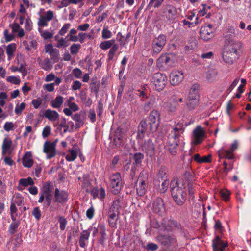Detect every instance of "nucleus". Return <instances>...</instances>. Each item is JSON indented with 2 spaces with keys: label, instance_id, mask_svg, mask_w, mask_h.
Masks as SVG:
<instances>
[{
  "label": "nucleus",
  "instance_id": "1",
  "mask_svg": "<svg viewBox=\"0 0 251 251\" xmlns=\"http://www.w3.org/2000/svg\"><path fill=\"white\" fill-rule=\"evenodd\" d=\"M170 186L171 195L174 201L178 205H182L186 201L187 196L184 181L174 179L171 181Z\"/></svg>",
  "mask_w": 251,
  "mask_h": 251
},
{
  "label": "nucleus",
  "instance_id": "2",
  "mask_svg": "<svg viewBox=\"0 0 251 251\" xmlns=\"http://www.w3.org/2000/svg\"><path fill=\"white\" fill-rule=\"evenodd\" d=\"M149 173L147 171L143 170L140 173L136 183V193L140 196H143L147 190L148 184Z\"/></svg>",
  "mask_w": 251,
  "mask_h": 251
},
{
  "label": "nucleus",
  "instance_id": "3",
  "mask_svg": "<svg viewBox=\"0 0 251 251\" xmlns=\"http://www.w3.org/2000/svg\"><path fill=\"white\" fill-rule=\"evenodd\" d=\"M109 179L112 193L114 195L118 194L123 187L120 173L116 172L110 175Z\"/></svg>",
  "mask_w": 251,
  "mask_h": 251
},
{
  "label": "nucleus",
  "instance_id": "4",
  "mask_svg": "<svg viewBox=\"0 0 251 251\" xmlns=\"http://www.w3.org/2000/svg\"><path fill=\"white\" fill-rule=\"evenodd\" d=\"M187 125L183 121L176 122L169 135L170 140L180 141V137L183 134Z\"/></svg>",
  "mask_w": 251,
  "mask_h": 251
},
{
  "label": "nucleus",
  "instance_id": "5",
  "mask_svg": "<svg viewBox=\"0 0 251 251\" xmlns=\"http://www.w3.org/2000/svg\"><path fill=\"white\" fill-rule=\"evenodd\" d=\"M151 82L154 89L160 92L165 88L167 82V77L165 74L156 73L152 75Z\"/></svg>",
  "mask_w": 251,
  "mask_h": 251
},
{
  "label": "nucleus",
  "instance_id": "6",
  "mask_svg": "<svg viewBox=\"0 0 251 251\" xmlns=\"http://www.w3.org/2000/svg\"><path fill=\"white\" fill-rule=\"evenodd\" d=\"M166 38L164 35H159L155 38L152 42L151 46L153 54H158L166 44Z\"/></svg>",
  "mask_w": 251,
  "mask_h": 251
},
{
  "label": "nucleus",
  "instance_id": "7",
  "mask_svg": "<svg viewBox=\"0 0 251 251\" xmlns=\"http://www.w3.org/2000/svg\"><path fill=\"white\" fill-rule=\"evenodd\" d=\"M150 130L151 132H155L159 126L160 121V114L156 110H153L149 116Z\"/></svg>",
  "mask_w": 251,
  "mask_h": 251
},
{
  "label": "nucleus",
  "instance_id": "8",
  "mask_svg": "<svg viewBox=\"0 0 251 251\" xmlns=\"http://www.w3.org/2000/svg\"><path fill=\"white\" fill-rule=\"evenodd\" d=\"M238 144L236 141H235L231 144L229 150H226L221 149L217 152V154L219 159L222 158H227L228 159H232L234 158L233 152L237 149Z\"/></svg>",
  "mask_w": 251,
  "mask_h": 251
},
{
  "label": "nucleus",
  "instance_id": "9",
  "mask_svg": "<svg viewBox=\"0 0 251 251\" xmlns=\"http://www.w3.org/2000/svg\"><path fill=\"white\" fill-rule=\"evenodd\" d=\"M201 38L204 41H208L212 39L214 36V28L211 24L205 25L202 26L200 30Z\"/></svg>",
  "mask_w": 251,
  "mask_h": 251
},
{
  "label": "nucleus",
  "instance_id": "10",
  "mask_svg": "<svg viewBox=\"0 0 251 251\" xmlns=\"http://www.w3.org/2000/svg\"><path fill=\"white\" fill-rule=\"evenodd\" d=\"M54 17V12L48 10L45 12L43 15H40L37 22V25L40 27H46L48 25V23L51 21Z\"/></svg>",
  "mask_w": 251,
  "mask_h": 251
},
{
  "label": "nucleus",
  "instance_id": "11",
  "mask_svg": "<svg viewBox=\"0 0 251 251\" xmlns=\"http://www.w3.org/2000/svg\"><path fill=\"white\" fill-rule=\"evenodd\" d=\"M53 188V185L52 182L48 181L44 183L40 193L38 202L42 203L44 201L45 196L52 195Z\"/></svg>",
  "mask_w": 251,
  "mask_h": 251
},
{
  "label": "nucleus",
  "instance_id": "12",
  "mask_svg": "<svg viewBox=\"0 0 251 251\" xmlns=\"http://www.w3.org/2000/svg\"><path fill=\"white\" fill-rule=\"evenodd\" d=\"M162 10L164 16L168 21L175 19L177 13V9L174 6L167 4L163 7Z\"/></svg>",
  "mask_w": 251,
  "mask_h": 251
},
{
  "label": "nucleus",
  "instance_id": "13",
  "mask_svg": "<svg viewBox=\"0 0 251 251\" xmlns=\"http://www.w3.org/2000/svg\"><path fill=\"white\" fill-rule=\"evenodd\" d=\"M152 211L160 216H163L166 212V209L162 199L157 198L152 203Z\"/></svg>",
  "mask_w": 251,
  "mask_h": 251
},
{
  "label": "nucleus",
  "instance_id": "14",
  "mask_svg": "<svg viewBox=\"0 0 251 251\" xmlns=\"http://www.w3.org/2000/svg\"><path fill=\"white\" fill-rule=\"evenodd\" d=\"M43 152L47 154L48 159H51L56 155L55 143L46 141L44 144Z\"/></svg>",
  "mask_w": 251,
  "mask_h": 251
},
{
  "label": "nucleus",
  "instance_id": "15",
  "mask_svg": "<svg viewBox=\"0 0 251 251\" xmlns=\"http://www.w3.org/2000/svg\"><path fill=\"white\" fill-rule=\"evenodd\" d=\"M205 132L202 128L200 126H197L193 131V142L195 145L201 143L204 140Z\"/></svg>",
  "mask_w": 251,
  "mask_h": 251
},
{
  "label": "nucleus",
  "instance_id": "16",
  "mask_svg": "<svg viewBox=\"0 0 251 251\" xmlns=\"http://www.w3.org/2000/svg\"><path fill=\"white\" fill-rule=\"evenodd\" d=\"M241 47V43L237 41H235L232 39H228L227 36H226L225 44L224 47H228L229 50L228 51L231 53H234L236 55H238V50Z\"/></svg>",
  "mask_w": 251,
  "mask_h": 251
},
{
  "label": "nucleus",
  "instance_id": "17",
  "mask_svg": "<svg viewBox=\"0 0 251 251\" xmlns=\"http://www.w3.org/2000/svg\"><path fill=\"white\" fill-rule=\"evenodd\" d=\"M46 53H48L50 56V59L53 63L57 62L59 60V52L58 50L53 47L51 44H48L45 47Z\"/></svg>",
  "mask_w": 251,
  "mask_h": 251
},
{
  "label": "nucleus",
  "instance_id": "18",
  "mask_svg": "<svg viewBox=\"0 0 251 251\" xmlns=\"http://www.w3.org/2000/svg\"><path fill=\"white\" fill-rule=\"evenodd\" d=\"M228 47H224L222 52V58L224 61L228 64H232L237 58V55L231 53Z\"/></svg>",
  "mask_w": 251,
  "mask_h": 251
},
{
  "label": "nucleus",
  "instance_id": "19",
  "mask_svg": "<svg viewBox=\"0 0 251 251\" xmlns=\"http://www.w3.org/2000/svg\"><path fill=\"white\" fill-rule=\"evenodd\" d=\"M170 83L172 85L179 84L184 78V74L182 71H173L170 75Z\"/></svg>",
  "mask_w": 251,
  "mask_h": 251
},
{
  "label": "nucleus",
  "instance_id": "20",
  "mask_svg": "<svg viewBox=\"0 0 251 251\" xmlns=\"http://www.w3.org/2000/svg\"><path fill=\"white\" fill-rule=\"evenodd\" d=\"M157 240L165 246H169L175 244L176 240L173 235H163L160 234L157 236Z\"/></svg>",
  "mask_w": 251,
  "mask_h": 251
},
{
  "label": "nucleus",
  "instance_id": "21",
  "mask_svg": "<svg viewBox=\"0 0 251 251\" xmlns=\"http://www.w3.org/2000/svg\"><path fill=\"white\" fill-rule=\"evenodd\" d=\"M142 150L150 157H152L155 153V148L151 140L145 141L142 147Z\"/></svg>",
  "mask_w": 251,
  "mask_h": 251
},
{
  "label": "nucleus",
  "instance_id": "22",
  "mask_svg": "<svg viewBox=\"0 0 251 251\" xmlns=\"http://www.w3.org/2000/svg\"><path fill=\"white\" fill-rule=\"evenodd\" d=\"M172 63V59L169 54H162L157 60V65L159 67L170 66Z\"/></svg>",
  "mask_w": 251,
  "mask_h": 251
},
{
  "label": "nucleus",
  "instance_id": "23",
  "mask_svg": "<svg viewBox=\"0 0 251 251\" xmlns=\"http://www.w3.org/2000/svg\"><path fill=\"white\" fill-rule=\"evenodd\" d=\"M68 198L67 193L63 190L60 191L59 189L56 188L54 193V202L64 203Z\"/></svg>",
  "mask_w": 251,
  "mask_h": 251
},
{
  "label": "nucleus",
  "instance_id": "24",
  "mask_svg": "<svg viewBox=\"0 0 251 251\" xmlns=\"http://www.w3.org/2000/svg\"><path fill=\"white\" fill-rule=\"evenodd\" d=\"M227 245V244L224 243L219 236H216L213 240V251H223Z\"/></svg>",
  "mask_w": 251,
  "mask_h": 251
},
{
  "label": "nucleus",
  "instance_id": "25",
  "mask_svg": "<svg viewBox=\"0 0 251 251\" xmlns=\"http://www.w3.org/2000/svg\"><path fill=\"white\" fill-rule=\"evenodd\" d=\"M199 104V97L189 96L186 101V105L189 110L195 109Z\"/></svg>",
  "mask_w": 251,
  "mask_h": 251
},
{
  "label": "nucleus",
  "instance_id": "26",
  "mask_svg": "<svg viewBox=\"0 0 251 251\" xmlns=\"http://www.w3.org/2000/svg\"><path fill=\"white\" fill-rule=\"evenodd\" d=\"M90 234V229L84 230L81 232L79 239V246L83 248H85L86 245V241L89 239Z\"/></svg>",
  "mask_w": 251,
  "mask_h": 251
},
{
  "label": "nucleus",
  "instance_id": "27",
  "mask_svg": "<svg viewBox=\"0 0 251 251\" xmlns=\"http://www.w3.org/2000/svg\"><path fill=\"white\" fill-rule=\"evenodd\" d=\"M91 194L94 199L98 198L101 201H103L105 197V191L102 187L100 189L93 188L91 190Z\"/></svg>",
  "mask_w": 251,
  "mask_h": 251
},
{
  "label": "nucleus",
  "instance_id": "28",
  "mask_svg": "<svg viewBox=\"0 0 251 251\" xmlns=\"http://www.w3.org/2000/svg\"><path fill=\"white\" fill-rule=\"evenodd\" d=\"M194 159V160L198 163H210L212 161V156L210 154L206 156H201L199 154H195L192 157L191 159V161L192 160Z\"/></svg>",
  "mask_w": 251,
  "mask_h": 251
},
{
  "label": "nucleus",
  "instance_id": "29",
  "mask_svg": "<svg viewBox=\"0 0 251 251\" xmlns=\"http://www.w3.org/2000/svg\"><path fill=\"white\" fill-rule=\"evenodd\" d=\"M23 165L25 167L30 168L33 164V160L30 152H26L22 158Z\"/></svg>",
  "mask_w": 251,
  "mask_h": 251
},
{
  "label": "nucleus",
  "instance_id": "30",
  "mask_svg": "<svg viewBox=\"0 0 251 251\" xmlns=\"http://www.w3.org/2000/svg\"><path fill=\"white\" fill-rule=\"evenodd\" d=\"M44 116L50 121H55L59 117V114L54 110L47 109L44 114Z\"/></svg>",
  "mask_w": 251,
  "mask_h": 251
},
{
  "label": "nucleus",
  "instance_id": "31",
  "mask_svg": "<svg viewBox=\"0 0 251 251\" xmlns=\"http://www.w3.org/2000/svg\"><path fill=\"white\" fill-rule=\"evenodd\" d=\"M16 48L17 45L15 43L9 44L6 47V53L8 60H11L14 57Z\"/></svg>",
  "mask_w": 251,
  "mask_h": 251
},
{
  "label": "nucleus",
  "instance_id": "32",
  "mask_svg": "<svg viewBox=\"0 0 251 251\" xmlns=\"http://www.w3.org/2000/svg\"><path fill=\"white\" fill-rule=\"evenodd\" d=\"M179 143V141L170 140L169 139L168 146L169 151L171 154L175 155L176 154L178 149V146Z\"/></svg>",
  "mask_w": 251,
  "mask_h": 251
},
{
  "label": "nucleus",
  "instance_id": "33",
  "mask_svg": "<svg viewBox=\"0 0 251 251\" xmlns=\"http://www.w3.org/2000/svg\"><path fill=\"white\" fill-rule=\"evenodd\" d=\"M66 38L60 37L59 35H55L54 37V39L56 41L55 47L59 49L67 47L69 45V43L68 40H66Z\"/></svg>",
  "mask_w": 251,
  "mask_h": 251
},
{
  "label": "nucleus",
  "instance_id": "34",
  "mask_svg": "<svg viewBox=\"0 0 251 251\" xmlns=\"http://www.w3.org/2000/svg\"><path fill=\"white\" fill-rule=\"evenodd\" d=\"M119 212H108V221L109 226L111 227L116 226Z\"/></svg>",
  "mask_w": 251,
  "mask_h": 251
},
{
  "label": "nucleus",
  "instance_id": "35",
  "mask_svg": "<svg viewBox=\"0 0 251 251\" xmlns=\"http://www.w3.org/2000/svg\"><path fill=\"white\" fill-rule=\"evenodd\" d=\"M64 98L60 95H57L56 97L50 102V105L53 108H59L62 105Z\"/></svg>",
  "mask_w": 251,
  "mask_h": 251
},
{
  "label": "nucleus",
  "instance_id": "36",
  "mask_svg": "<svg viewBox=\"0 0 251 251\" xmlns=\"http://www.w3.org/2000/svg\"><path fill=\"white\" fill-rule=\"evenodd\" d=\"M72 119L75 122L76 127L79 128L84 124L83 115L82 113H78L74 114L72 117Z\"/></svg>",
  "mask_w": 251,
  "mask_h": 251
},
{
  "label": "nucleus",
  "instance_id": "37",
  "mask_svg": "<svg viewBox=\"0 0 251 251\" xmlns=\"http://www.w3.org/2000/svg\"><path fill=\"white\" fill-rule=\"evenodd\" d=\"M165 0H150L147 6L148 9H151L152 8H158L160 7Z\"/></svg>",
  "mask_w": 251,
  "mask_h": 251
},
{
  "label": "nucleus",
  "instance_id": "38",
  "mask_svg": "<svg viewBox=\"0 0 251 251\" xmlns=\"http://www.w3.org/2000/svg\"><path fill=\"white\" fill-rule=\"evenodd\" d=\"M144 157V154L140 152L135 153L133 155V164L137 167H140L141 165L142 160Z\"/></svg>",
  "mask_w": 251,
  "mask_h": 251
},
{
  "label": "nucleus",
  "instance_id": "39",
  "mask_svg": "<svg viewBox=\"0 0 251 251\" xmlns=\"http://www.w3.org/2000/svg\"><path fill=\"white\" fill-rule=\"evenodd\" d=\"M12 144V140L8 138H5L2 145V154L5 155L7 153Z\"/></svg>",
  "mask_w": 251,
  "mask_h": 251
},
{
  "label": "nucleus",
  "instance_id": "40",
  "mask_svg": "<svg viewBox=\"0 0 251 251\" xmlns=\"http://www.w3.org/2000/svg\"><path fill=\"white\" fill-rule=\"evenodd\" d=\"M19 184L25 187L28 186H33L34 184V181L31 177H28L27 178L20 179L19 181Z\"/></svg>",
  "mask_w": 251,
  "mask_h": 251
},
{
  "label": "nucleus",
  "instance_id": "41",
  "mask_svg": "<svg viewBox=\"0 0 251 251\" xmlns=\"http://www.w3.org/2000/svg\"><path fill=\"white\" fill-rule=\"evenodd\" d=\"M218 75V72L213 69H210L206 73V79L209 81H213Z\"/></svg>",
  "mask_w": 251,
  "mask_h": 251
},
{
  "label": "nucleus",
  "instance_id": "42",
  "mask_svg": "<svg viewBox=\"0 0 251 251\" xmlns=\"http://www.w3.org/2000/svg\"><path fill=\"white\" fill-rule=\"evenodd\" d=\"M114 44H115V40L111 39L102 42L99 46L102 50H106L108 49L111 48Z\"/></svg>",
  "mask_w": 251,
  "mask_h": 251
},
{
  "label": "nucleus",
  "instance_id": "43",
  "mask_svg": "<svg viewBox=\"0 0 251 251\" xmlns=\"http://www.w3.org/2000/svg\"><path fill=\"white\" fill-rule=\"evenodd\" d=\"M187 169L188 170L184 172L183 176L186 181H191L193 179V173L190 164L187 165Z\"/></svg>",
  "mask_w": 251,
  "mask_h": 251
},
{
  "label": "nucleus",
  "instance_id": "44",
  "mask_svg": "<svg viewBox=\"0 0 251 251\" xmlns=\"http://www.w3.org/2000/svg\"><path fill=\"white\" fill-rule=\"evenodd\" d=\"M69 153L66 155V159L68 161H74L77 156V152L76 150H75L74 149H69Z\"/></svg>",
  "mask_w": 251,
  "mask_h": 251
},
{
  "label": "nucleus",
  "instance_id": "45",
  "mask_svg": "<svg viewBox=\"0 0 251 251\" xmlns=\"http://www.w3.org/2000/svg\"><path fill=\"white\" fill-rule=\"evenodd\" d=\"M157 103V99L155 96H151L149 99V101L145 104V108L146 109H151L155 106Z\"/></svg>",
  "mask_w": 251,
  "mask_h": 251
},
{
  "label": "nucleus",
  "instance_id": "46",
  "mask_svg": "<svg viewBox=\"0 0 251 251\" xmlns=\"http://www.w3.org/2000/svg\"><path fill=\"white\" fill-rule=\"evenodd\" d=\"M118 49V45L116 44H114L110 48L107 54L108 61H112L114 59V55Z\"/></svg>",
  "mask_w": 251,
  "mask_h": 251
},
{
  "label": "nucleus",
  "instance_id": "47",
  "mask_svg": "<svg viewBox=\"0 0 251 251\" xmlns=\"http://www.w3.org/2000/svg\"><path fill=\"white\" fill-rule=\"evenodd\" d=\"M40 65L45 70H50L52 68V63L49 58H46L40 64Z\"/></svg>",
  "mask_w": 251,
  "mask_h": 251
},
{
  "label": "nucleus",
  "instance_id": "48",
  "mask_svg": "<svg viewBox=\"0 0 251 251\" xmlns=\"http://www.w3.org/2000/svg\"><path fill=\"white\" fill-rule=\"evenodd\" d=\"M199 86L198 84H195L192 86L190 92L189 96H193L195 97H199Z\"/></svg>",
  "mask_w": 251,
  "mask_h": 251
},
{
  "label": "nucleus",
  "instance_id": "49",
  "mask_svg": "<svg viewBox=\"0 0 251 251\" xmlns=\"http://www.w3.org/2000/svg\"><path fill=\"white\" fill-rule=\"evenodd\" d=\"M39 32L42 37L45 40L50 39L52 38L53 36V33L48 30H44L39 28Z\"/></svg>",
  "mask_w": 251,
  "mask_h": 251
},
{
  "label": "nucleus",
  "instance_id": "50",
  "mask_svg": "<svg viewBox=\"0 0 251 251\" xmlns=\"http://www.w3.org/2000/svg\"><path fill=\"white\" fill-rule=\"evenodd\" d=\"M220 196L223 200L228 201L230 199V192L226 189L221 190L220 192Z\"/></svg>",
  "mask_w": 251,
  "mask_h": 251
},
{
  "label": "nucleus",
  "instance_id": "51",
  "mask_svg": "<svg viewBox=\"0 0 251 251\" xmlns=\"http://www.w3.org/2000/svg\"><path fill=\"white\" fill-rule=\"evenodd\" d=\"M12 221L13 222L10 224L9 229V232L12 234L16 232L17 229L20 225V221H16V219Z\"/></svg>",
  "mask_w": 251,
  "mask_h": 251
},
{
  "label": "nucleus",
  "instance_id": "52",
  "mask_svg": "<svg viewBox=\"0 0 251 251\" xmlns=\"http://www.w3.org/2000/svg\"><path fill=\"white\" fill-rule=\"evenodd\" d=\"M81 47V45L79 44H73L70 48L71 53L72 55L76 54L80 49Z\"/></svg>",
  "mask_w": 251,
  "mask_h": 251
},
{
  "label": "nucleus",
  "instance_id": "53",
  "mask_svg": "<svg viewBox=\"0 0 251 251\" xmlns=\"http://www.w3.org/2000/svg\"><path fill=\"white\" fill-rule=\"evenodd\" d=\"M162 182L161 185L159 187V191L161 193L165 192L168 188L169 184V181L167 179L162 180Z\"/></svg>",
  "mask_w": 251,
  "mask_h": 251
},
{
  "label": "nucleus",
  "instance_id": "54",
  "mask_svg": "<svg viewBox=\"0 0 251 251\" xmlns=\"http://www.w3.org/2000/svg\"><path fill=\"white\" fill-rule=\"evenodd\" d=\"M147 122L145 120H142L138 127V131L142 134L145 133L147 130Z\"/></svg>",
  "mask_w": 251,
  "mask_h": 251
},
{
  "label": "nucleus",
  "instance_id": "55",
  "mask_svg": "<svg viewBox=\"0 0 251 251\" xmlns=\"http://www.w3.org/2000/svg\"><path fill=\"white\" fill-rule=\"evenodd\" d=\"M119 201L115 200L113 202L108 212H119Z\"/></svg>",
  "mask_w": 251,
  "mask_h": 251
},
{
  "label": "nucleus",
  "instance_id": "56",
  "mask_svg": "<svg viewBox=\"0 0 251 251\" xmlns=\"http://www.w3.org/2000/svg\"><path fill=\"white\" fill-rule=\"evenodd\" d=\"M71 24L70 23H66L65 24L63 27L61 28V29L59 31L58 34L57 35H59V36H64L67 32L68 29L71 27Z\"/></svg>",
  "mask_w": 251,
  "mask_h": 251
},
{
  "label": "nucleus",
  "instance_id": "57",
  "mask_svg": "<svg viewBox=\"0 0 251 251\" xmlns=\"http://www.w3.org/2000/svg\"><path fill=\"white\" fill-rule=\"evenodd\" d=\"M189 198L191 200L194 198V193L195 191V186L192 183L189 182L188 183Z\"/></svg>",
  "mask_w": 251,
  "mask_h": 251
},
{
  "label": "nucleus",
  "instance_id": "58",
  "mask_svg": "<svg viewBox=\"0 0 251 251\" xmlns=\"http://www.w3.org/2000/svg\"><path fill=\"white\" fill-rule=\"evenodd\" d=\"M183 25L187 26L188 27H194L198 24V17H197L194 22H190L185 19L182 21Z\"/></svg>",
  "mask_w": 251,
  "mask_h": 251
},
{
  "label": "nucleus",
  "instance_id": "59",
  "mask_svg": "<svg viewBox=\"0 0 251 251\" xmlns=\"http://www.w3.org/2000/svg\"><path fill=\"white\" fill-rule=\"evenodd\" d=\"M10 213L11 219L12 220H14L16 219L17 216V209L16 207L15 202H12L10 205Z\"/></svg>",
  "mask_w": 251,
  "mask_h": 251
},
{
  "label": "nucleus",
  "instance_id": "60",
  "mask_svg": "<svg viewBox=\"0 0 251 251\" xmlns=\"http://www.w3.org/2000/svg\"><path fill=\"white\" fill-rule=\"evenodd\" d=\"M6 80L8 82L15 85H19L21 82L20 79L15 76H9Z\"/></svg>",
  "mask_w": 251,
  "mask_h": 251
},
{
  "label": "nucleus",
  "instance_id": "61",
  "mask_svg": "<svg viewBox=\"0 0 251 251\" xmlns=\"http://www.w3.org/2000/svg\"><path fill=\"white\" fill-rule=\"evenodd\" d=\"M26 107V104L24 102H22L20 105H17L15 108V112L18 115H20L22 113L23 110H24Z\"/></svg>",
  "mask_w": 251,
  "mask_h": 251
},
{
  "label": "nucleus",
  "instance_id": "62",
  "mask_svg": "<svg viewBox=\"0 0 251 251\" xmlns=\"http://www.w3.org/2000/svg\"><path fill=\"white\" fill-rule=\"evenodd\" d=\"M58 221L60 224V228L61 230L65 229L67 221L66 219L63 216L58 217Z\"/></svg>",
  "mask_w": 251,
  "mask_h": 251
},
{
  "label": "nucleus",
  "instance_id": "63",
  "mask_svg": "<svg viewBox=\"0 0 251 251\" xmlns=\"http://www.w3.org/2000/svg\"><path fill=\"white\" fill-rule=\"evenodd\" d=\"M112 36V32L106 28H104L102 31V37L103 39H109Z\"/></svg>",
  "mask_w": 251,
  "mask_h": 251
},
{
  "label": "nucleus",
  "instance_id": "64",
  "mask_svg": "<svg viewBox=\"0 0 251 251\" xmlns=\"http://www.w3.org/2000/svg\"><path fill=\"white\" fill-rule=\"evenodd\" d=\"M51 127L50 126H46L42 131V136L43 138L48 137L51 133Z\"/></svg>",
  "mask_w": 251,
  "mask_h": 251
}]
</instances>
